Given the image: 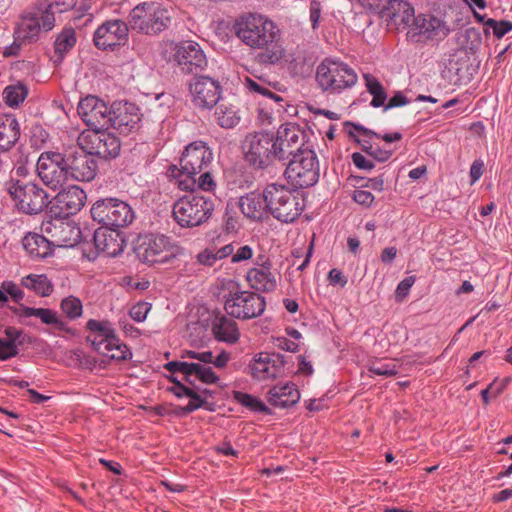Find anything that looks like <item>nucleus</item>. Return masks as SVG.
Masks as SVG:
<instances>
[{
  "instance_id": "obj_57",
  "label": "nucleus",
  "mask_w": 512,
  "mask_h": 512,
  "mask_svg": "<svg viewBox=\"0 0 512 512\" xmlns=\"http://www.w3.org/2000/svg\"><path fill=\"white\" fill-rule=\"evenodd\" d=\"M353 200L364 207H370L374 202V195L369 191L357 189L353 193Z\"/></svg>"
},
{
  "instance_id": "obj_11",
  "label": "nucleus",
  "mask_w": 512,
  "mask_h": 512,
  "mask_svg": "<svg viewBox=\"0 0 512 512\" xmlns=\"http://www.w3.org/2000/svg\"><path fill=\"white\" fill-rule=\"evenodd\" d=\"M273 133L255 132L248 134L242 145L244 158L254 169H265L277 160Z\"/></svg>"
},
{
  "instance_id": "obj_38",
  "label": "nucleus",
  "mask_w": 512,
  "mask_h": 512,
  "mask_svg": "<svg viewBox=\"0 0 512 512\" xmlns=\"http://www.w3.org/2000/svg\"><path fill=\"white\" fill-rule=\"evenodd\" d=\"M41 31V24L38 15H23L15 29L17 39L31 41L37 38Z\"/></svg>"
},
{
  "instance_id": "obj_52",
  "label": "nucleus",
  "mask_w": 512,
  "mask_h": 512,
  "mask_svg": "<svg viewBox=\"0 0 512 512\" xmlns=\"http://www.w3.org/2000/svg\"><path fill=\"white\" fill-rule=\"evenodd\" d=\"M199 174L200 176L196 179L195 188H199L202 191H213L216 187V183L211 173L205 169Z\"/></svg>"
},
{
  "instance_id": "obj_25",
  "label": "nucleus",
  "mask_w": 512,
  "mask_h": 512,
  "mask_svg": "<svg viewBox=\"0 0 512 512\" xmlns=\"http://www.w3.org/2000/svg\"><path fill=\"white\" fill-rule=\"evenodd\" d=\"M413 13V6L406 0H389L380 12L388 25H393L397 29L408 28L413 19Z\"/></svg>"
},
{
  "instance_id": "obj_26",
  "label": "nucleus",
  "mask_w": 512,
  "mask_h": 512,
  "mask_svg": "<svg viewBox=\"0 0 512 512\" xmlns=\"http://www.w3.org/2000/svg\"><path fill=\"white\" fill-rule=\"evenodd\" d=\"M169 391L177 398H188L187 405L180 407L183 414H189L199 408H208L210 391L198 389L197 386H170Z\"/></svg>"
},
{
  "instance_id": "obj_22",
  "label": "nucleus",
  "mask_w": 512,
  "mask_h": 512,
  "mask_svg": "<svg viewBox=\"0 0 512 512\" xmlns=\"http://www.w3.org/2000/svg\"><path fill=\"white\" fill-rule=\"evenodd\" d=\"M110 128L120 134L127 135L139 128L141 121L140 109L130 102H115L112 104Z\"/></svg>"
},
{
  "instance_id": "obj_24",
  "label": "nucleus",
  "mask_w": 512,
  "mask_h": 512,
  "mask_svg": "<svg viewBox=\"0 0 512 512\" xmlns=\"http://www.w3.org/2000/svg\"><path fill=\"white\" fill-rule=\"evenodd\" d=\"M271 269V261L265 256H259L255 266L246 274L250 287L260 292H273L277 287V279Z\"/></svg>"
},
{
  "instance_id": "obj_36",
  "label": "nucleus",
  "mask_w": 512,
  "mask_h": 512,
  "mask_svg": "<svg viewBox=\"0 0 512 512\" xmlns=\"http://www.w3.org/2000/svg\"><path fill=\"white\" fill-rule=\"evenodd\" d=\"M438 26L439 21L435 17L426 14H419L415 16L414 12L413 19H411L410 26H408V35L411 38L416 36L431 38Z\"/></svg>"
},
{
  "instance_id": "obj_27",
  "label": "nucleus",
  "mask_w": 512,
  "mask_h": 512,
  "mask_svg": "<svg viewBox=\"0 0 512 512\" xmlns=\"http://www.w3.org/2000/svg\"><path fill=\"white\" fill-rule=\"evenodd\" d=\"M87 196L79 186H69L56 196L57 206L64 216L77 214L85 205Z\"/></svg>"
},
{
  "instance_id": "obj_59",
  "label": "nucleus",
  "mask_w": 512,
  "mask_h": 512,
  "mask_svg": "<svg viewBox=\"0 0 512 512\" xmlns=\"http://www.w3.org/2000/svg\"><path fill=\"white\" fill-rule=\"evenodd\" d=\"M56 13L52 12L50 7L47 6L46 10L38 16L40 19L41 29L45 31L51 30L55 25V15Z\"/></svg>"
},
{
  "instance_id": "obj_31",
  "label": "nucleus",
  "mask_w": 512,
  "mask_h": 512,
  "mask_svg": "<svg viewBox=\"0 0 512 512\" xmlns=\"http://www.w3.org/2000/svg\"><path fill=\"white\" fill-rule=\"evenodd\" d=\"M239 207L242 213L251 219H261L263 214L268 211L266 197H264V191L250 192L239 199Z\"/></svg>"
},
{
  "instance_id": "obj_61",
  "label": "nucleus",
  "mask_w": 512,
  "mask_h": 512,
  "mask_svg": "<svg viewBox=\"0 0 512 512\" xmlns=\"http://www.w3.org/2000/svg\"><path fill=\"white\" fill-rule=\"evenodd\" d=\"M409 103V99L402 93L396 92L388 101L386 105H384V111H387L392 108L402 107Z\"/></svg>"
},
{
  "instance_id": "obj_30",
  "label": "nucleus",
  "mask_w": 512,
  "mask_h": 512,
  "mask_svg": "<svg viewBox=\"0 0 512 512\" xmlns=\"http://www.w3.org/2000/svg\"><path fill=\"white\" fill-rule=\"evenodd\" d=\"M22 246L28 256L34 260H42L53 254L54 244L46 237L35 232H28L22 238Z\"/></svg>"
},
{
  "instance_id": "obj_16",
  "label": "nucleus",
  "mask_w": 512,
  "mask_h": 512,
  "mask_svg": "<svg viewBox=\"0 0 512 512\" xmlns=\"http://www.w3.org/2000/svg\"><path fill=\"white\" fill-rule=\"evenodd\" d=\"M68 180L89 182L97 175L98 165L93 155L80 145L64 152Z\"/></svg>"
},
{
  "instance_id": "obj_9",
  "label": "nucleus",
  "mask_w": 512,
  "mask_h": 512,
  "mask_svg": "<svg viewBox=\"0 0 512 512\" xmlns=\"http://www.w3.org/2000/svg\"><path fill=\"white\" fill-rule=\"evenodd\" d=\"M267 210L281 222L290 223L296 220L302 211L299 198L287 186L271 183L264 189Z\"/></svg>"
},
{
  "instance_id": "obj_23",
  "label": "nucleus",
  "mask_w": 512,
  "mask_h": 512,
  "mask_svg": "<svg viewBox=\"0 0 512 512\" xmlns=\"http://www.w3.org/2000/svg\"><path fill=\"white\" fill-rule=\"evenodd\" d=\"M190 93L196 107L211 109L220 99L221 86L212 78L201 76L190 84Z\"/></svg>"
},
{
  "instance_id": "obj_39",
  "label": "nucleus",
  "mask_w": 512,
  "mask_h": 512,
  "mask_svg": "<svg viewBox=\"0 0 512 512\" xmlns=\"http://www.w3.org/2000/svg\"><path fill=\"white\" fill-rule=\"evenodd\" d=\"M21 285L40 297H48L54 290L52 282L44 274H29L21 279Z\"/></svg>"
},
{
  "instance_id": "obj_55",
  "label": "nucleus",
  "mask_w": 512,
  "mask_h": 512,
  "mask_svg": "<svg viewBox=\"0 0 512 512\" xmlns=\"http://www.w3.org/2000/svg\"><path fill=\"white\" fill-rule=\"evenodd\" d=\"M77 4V0H50L48 6L51 11L57 14L64 13L74 8Z\"/></svg>"
},
{
  "instance_id": "obj_50",
  "label": "nucleus",
  "mask_w": 512,
  "mask_h": 512,
  "mask_svg": "<svg viewBox=\"0 0 512 512\" xmlns=\"http://www.w3.org/2000/svg\"><path fill=\"white\" fill-rule=\"evenodd\" d=\"M0 290L5 295H10L11 298L17 303L22 301L25 296L23 290L13 281H3Z\"/></svg>"
},
{
  "instance_id": "obj_47",
  "label": "nucleus",
  "mask_w": 512,
  "mask_h": 512,
  "mask_svg": "<svg viewBox=\"0 0 512 512\" xmlns=\"http://www.w3.org/2000/svg\"><path fill=\"white\" fill-rule=\"evenodd\" d=\"M235 398L244 406L258 412H262L265 414H270L269 408L257 398L252 397L251 395L244 394L241 392L235 393Z\"/></svg>"
},
{
  "instance_id": "obj_53",
  "label": "nucleus",
  "mask_w": 512,
  "mask_h": 512,
  "mask_svg": "<svg viewBox=\"0 0 512 512\" xmlns=\"http://www.w3.org/2000/svg\"><path fill=\"white\" fill-rule=\"evenodd\" d=\"M149 310H150L149 303L139 302L131 307V309L129 311V315L133 320H135L137 322H143L146 319Z\"/></svg>"
},
{
  "instance_id": "obj_42",
  "label": "nucleus",
  "mask_w": 512,
  "mask_h": 512,
  "mask_svg": "<svg viewBox=\"0 0 512 512\" xmlns=\"http://www.w3.org/2000/svg\"><path fill=\"white\" fill-rule=\"evenodd\" d=\"M367 91L373 96L370 105L374 108L384 107L387 93L380 81L371 74H364Z\"/></svg>"
},
{
  "instance_id": "obj_34",
  "label": "nucleus",
  "mask_w": 512,
  "mask_h": 512,
  "mask_svg": "<svg viewBox=\"0 0 512 512\" xmlns=\"http://www.w3.org/2000/svg\"><path fill=\"white\" fill-rule=\"evenodd\" d=\"M77 37L74 28L64 27L54 41V55L52 60L55 65H60L67 53L76 45Z\"/></svg>"
},
{
  "instance_id": "obj_3",
  "label": "nucleus",
  "mask_w": 512,
  "mask_h": 512,
  "mask_svg": "<svg viewBox=\"0 0 512 512\" xmlns=\"http://www.w3.org/2000/svg\"><path fill=\"white\" fill-rule=\"evenodd\" d=\"M213 154L204 141H194L186 146L180 159L181 168L171 166L168 175L182 191L193 192L196 187L195 176L207 169Z\"/></svg>"
},
{
  "instance_id": "obj_18",
  "label": "nucleus",
  "mask_w": 512,
  "mask_h": 512,
  "mask_svg": "<svg viewBox=\"0 0 512 512\" xmlns=\"http://www.w3.org/2000/svg\"><path fill=\"white\" fill-rule=\"evenodd\" d=\"M304 132L293 123H286L279 127L273 142L277 153V160L289 161L295 154L303 151Z\"/></svg>"
},
{
  "instance_id": "obj_48",
  "label": "nucleus",
  "mask_w": 512,
  "mask_h": 512,
  "mask_svg": "<svg viewBox=\"0 0 512 512\" xmlns=\"http://www.w3.org/2000/svg\"><path fill=\"white\" fill-rule=\"evenodd\" d=\"M105 351L107 353H104L103 355L113 360H125L130 358L132 355L129 348L125 344L121 343L118 338L115 345L108 346Z\"/></svg>"
},
{
  "instance_id": "obj_32",
  "label": "nucleus",
  "mask_w": 512,
  "mask_h": 512,
  "mask_svg": "<svg viewBox=\"0 0 512 512\" xmlns=\"http://www.w3.org/2000/svg\"><path fill=\"white\" fill-rule=\"evenodd\" d=\"M267 399L272 406L284 409L296 404L300 399V393L296 386H271Z\"/></svg>"
},
{
  "instance_id": "obj_8",
  "label": "nucleus",
  "mask_w": 512,
  "mask_h": 512,
  "mask_svg": "<svg viewBox=\"0 0 512 512\" xmlns=\"http://www.w3.org/2000/svg\"><path fill=\"white\" fill-rule=\"evenodd\" d=\"M214 211L210 197L189 194L178 199L173 205V217L183 228H193L207 222Z\"/></svg>"
},
{
  "instance_id": "obj_4",
  "label": "nucleus",
  "mask_w": 512,
  "mask_h": 512,
  "mask_svg": "<svg viewBox=\"0 0 512 512\" xmlns=\"http://www.w3.org/2000/svg\"><path fill=\"white\" fill-rule=\"evenodd\" d=\"M222 289L228 291L224 295V309L230 317L249 320L259 317L264 312L266 301L260 294L240 290L239 283L234 280H226Z\"/></svg>"
},
{
  "instance_id": "obj_28",
  "label": "nucleus",
  "mask_w": 512,
  "mask_h": 512,
  "mask_svg": "<svg viewBox=\"0 0 512 512\" xmlns=\"http://www.w3.org/2000/svg\"><path fill=\"white\" fill-rule=\"evenodd\" d=\"M94 245L99 253L108 257H116L123 252L126 242L115 229L96 230Z\"/></svg>"
},
{
  "instance_id": "obj_40",
  "label": "nucleus",
  "mask_w": 512,
  "mask_h": 512,
  "mask_svg": "<svg viewBox=\"0 0 512 512\" xmlns=\"http://www.w3.org/2000/svg\"><path fill=\"white\" fill-rule=\"evenodd\" d=\"M245 87L253 93L260 94L275 103L283 101V98L274 93L271 89V82L267 81L264 77L255 76V78L245 77L243 80Z\"/></svg>"
},
{
  "instance_id": "obj_46",
  "label": "nucleus",
  "mask_w": 512,
  "mask_h": 512,
  "mask_svg": "<svg viewBox=\"0 0 512 512\" xmlns=\"http://www.w3.org/2000/svg\"><path fill=\"white\" fill-rule=\"evenodd\" d=\"M485 26V34L488 33V28L492 29L494 36L498 39L502 38L505 34L509 33L512 30V22L508 20L497 21L492 18H488L484 22Z\"/></svg>"
},
{
  "instance_id": "obj_12",
  "label": "nucleus",
  "mask_w": 512,
  "mask_h": 512,
  "mask_svg": "<svg viewBox=\"0 0 512 512\" xmlns=\"http://www.w3.org/2000/svg\"><path fill=\"white\" fill-rule=\"evenodd\" d=\"M319 171L315 152L304 149L288 161L285 176L294 187L307 188L318 182Z\"/></svg>"
},
{
  "instance_id": "obj_13",
  "label": "nucleus",
  "mask_w": 512,
  "mask_h": 512,
  "mask_svg": "<svg viewBox=\"0 0 512 512\" xmlns=\"http://www.w3.org/2000/svg\"><path fill=\"white\" fill-rule=\"evenodd\" d=\"M178 247L165 235H146L136 247L137 257L145 263H166L175 257Z\"/></svg>"
},
{
  "instance_id": "obj_43",
  "label": "nucleus",
  "mask_w": 512,
  "mask_h": 512,
  "mask_svg": "<svg viewBox=\"0 0 512 512\" xmlns=\"http://www.w3.org/2000/svg\"><path fill=\"white\" fill-rule=\"evenodd\" d=\"M87 342L91 344L95 351L100 354L107 353L108 346L115 345L117 342V337L114 334V331L108 330L103 333H92L87 336Z\"/></svg>"
},
{
  "instance_id": "obj_14",
  "label": "nucleus",
  "mask_w": 512,
  "mask_h": 512,
  "mask_svg": "<svg viewBox=\"0 0 512 512\" xmlns=\"http://www.w3.org/2000/svg\"><path fill=\"white\" fill-rule=\"evenodd\" d=\"M108 129L82 132L78 137V145L92 155L103 159L115 158L120 153L119 139Z\"/></svg>"
},
{
  "instance_id": "obj_62",
  "label": "nucleus",
  "mask_w": 512,
  "mask_h": 512,
  "mask_svg": "<svg viewBox=\"0 0 512 512\" xmlns=\"http://www.w3.org/2000/svg\"><path fill=\"white\" fill-rule=\"evenodd\" d=\"M328 280L332 285H340L344 287L347 284L346 276L339 269H332L328 274Z\"/></svg>"
},
{
  "instance_id": "obj_64",
  "label": "nucleus",
  "mask_w": 512,
  "mask_h": 512,
  "mask_svg": "<svg viewBox=\"0 0 512 512\" xmlns=\"http://www.w3.org/2000/svg\"><path fill=\"white\" fill-rule=\"evenodd\" d=\"M502 392L499 386H487L481 391V397L484 404H488L491 399L498 397Z\"/></svg>"
},
{
  "instance_id": "obj_15",
  "label": "nucleus",
  "mask_w": 512,
  "mask_h": 512,
  "mask_svg": "<svg viewBox=\"0 0 512 512\" xmlns=\"http://www.w3.org/2000/svg\"><path fill=\"white\" fill-rule=\"evenodd\" d=\"M64 161V153L45 151L40 154L36 169L38 176L45 185L57 189L68 180Z\"/></svg>"
},
{
  "instance_id": "obj_49",
  "label": "nucleus",
  "mask_w": 512,
  "mask_h": 512,
  "mask_svg": "<svg viewBox=\"0 0 512 512\" xmlns=\"http://www.w3.org/2000/svg\"><path fill=\"white\" fill-rule=\"evenodd\" d=\"M354 127L362 135L381 138L382 140H384L387 143L399 141L402 139V134L399 132L386 133V134L380 135L372 130H369V129L361 126V125H355Z\"/></svg>"
},
{
  "instance_id": "obj_37",
  "label": "nucleus",
  "mask_w": 512,
  "mask_h": 512,
  "mask_svg": "<svg viewBox=\"0 0 512 512\" xmlns=\"http://www.w3.org/2000/svg\"><path fill=\"white\" fill-rule=\"evenodd\" d=\"M25 334L15 327L5 329V336L0 338V359L6 360L17 354L18 346L24 343Z\"/></svg>"
},
{
  "instance_id": "obj_21",
  "label": "nucleus",
  "mask_w": 512,
  "mask_h": 512,
  "mask_svg": "<svg viewBox=\"0 0 512 512\" xmlns=\"http://www.w3.org/2000/svg\"><path fill=\"white\" fill-rule=\"evenodd\" d=\"M174 61L182 72L196 74L207 66L206 56L200 45L193 41H184L174 48Z\"/></svg>"
},
{
  "instance_id": "obj_45",
  "label": "nucleus",
  "mask_w": 512,
  "mask_h": 512,
  "mask_svg": "<svg viewBox=\"0 0 512 512\" xmlns=\"http://www.w3.org/2000/svg\"><path fill=\"white\" fill-rule=\"evenodd\" d=\"M60 309L69 320H76L82 315L83 305L78 297L70 295L62 299Z\"/></svg>"
},
{
  "instance_id": "obj_33",
  "label": "nucleus",
  "mask_w": 512,
  "mask_h": 512,
  "mask_svg": "<svg viewBox=\"0 0 512 512\" xmlns=\"http://www.w3.org/2000/svg\"><path fill=\"white\" fill-rule=\"evenodd\" d=\"M212 332L218 341L230 344L236 343L240 336L237 323L232 318L224 315L215 318L212 324Z\"/></svg>"
},
{
  "instance_id": "obj_56",
  "label": "nucleus",
  "mask_w": 512,
  "mask_h": 512,
  "mask_svg": "<svg viewBox=\"0 0 512 512\" xmlns=\"http://www.w3.org/2000/svg\"><path fill=\"white\" fill-rule=\"evenodd\" d=\"M198 261L206 266H213L218 260V251L216 249H205L200 252L197 256Z\"/></svg>"
},
{
  "instance_id": "obj_60",
  "label": "nucleus",
  "mask_w": 512,
  "mask_h": 512,
  "mask_svg": "<svg viewBox=\"0 0 512 512\" xmlns=\"http://www.w3.org/2000/svg\"><path fill=\"white\" fill-rule=\"evenodd\" d=\"M352 161L357 168L362 170L370 171L375 167L373 161L358 152L352 154Z\"/></svg>"
},
{
  "instance_id": "obj_58",
  "label": "nucleus",
  "mask_w": 512,
  "mask_h": 512,
  "mask_svg": "<svg viewBox=\"0 0 512 512\" xmlns=\"http://www.w3.org/2000/svg\"><path fill=\"white\" fill-rule=\"evenodd\" d=\"M253 257V249L249 245H243L238 247L236 251H234L231 262L239 263L243 261H247Z\"/></svg>"
},
{
  "instance_id": "obj_6",
  "label": "nucleus",
  "mask_w": 512,
  "mask_h": 512,
  "mask_svg": "<svg viewBox=\"0 0 512 512\" xmlns=\"http://www.w3.org/2000/svg\"><path fill=\"white\" fill-rule=\"evenodd\" d=\"M315 79L323 92L339 94L353 87L358 77L348 64L326 58L317 66Z\"/></svg>"
},
{
  "instance_id": "obj_29",
  "label": "nucleus",
  "mask_w": 512,
  "mask_h": 512,
  "mask_svg": "<svg viewBox=\"0 0 512 512\" xmlns=\"http://www.w3.org/2000/svg\"><path fill=\"white\" fill-rule=\"evenodd\" d=\"M21 136L20 124L13 114H0V154L9 152Z\"/></svg>"
},
{
  "instance_id": "obj_51",
  "label": "nucleus",
  "mask_w": 512,
  "mask_h": 512,
  "mask_svg": "<svg viewBox=\"0 0 512 512\" xmlns=\"http://www.w3.org/2000/svg\"><path fill=\"white\" fill-rule=\"evenodd\" d=\"M362 147H363V150L368 155H370L371 157H373L374 159H376L379 162H385L392 156L391 151L381 149L379 146H374L372 144L365 143V144H362Z\"/></svg>"
},
{
  "instance_id": "obj_41",
  "label": "nucleus",
  "mask_w": 512,
  "mask_h": 512,
  "mask_svg": "<svg viewBox=\"0 0 512 512\" xmlns=\"http://www.w3.org/2000/svg\"><path fill=\"white\" fill-rule=\"evenodd\" d=\"M215 117L217 123L223 128H233L239 121L240 116L236 106L228 103H220L216 107Z\"/></svg>"
},
{
  "instance_id": "obj_63",
  "label": "nucleus",
  "mask_w": 512,
  "mask_h": 512,
  "mask_svg": "<svg viewBox=\"0 0 512 512\" xmlns=\"http://www.w3.org/2000/svg\"><path fill=\"white\" fill-rule=\"evenodd\" d=\"M87 329L89 330V334L92 333H103L105 331L111 330L109 325L106 322H101L98 320L90 319L86 324Z\"/></svg>"
},
{
  "instance_id": "obj_35",
  "label": "nucleus",
  "mask_w": 512,
  "mask_h": 512,
  "mask_svg": "<svg viewBox=\"0 0 512 512\" xmlns=\"http://www.w3.org/2000/svg\"><path fill=\"white\" fill-rule=\"evenodd\" d=\"M18 311L21 316L36 317L43 324L52 326L55 329L63 330L65 328V322L58 315V313L52 309L35 308L21 305Z\"/></svg>"
},
{
  "instance_id": "obj_54",
  "label": "nucleus",
  "mask_w": 512,
  "mask_h": 512,
  "mask_svg": "<svg viewBox=\"0 0 512 512\" xmlns=\"http://www.w3.org/2000/svg\"><path fill=\"white\" fill-rule=\"evenodd\" d=\"M415 280V276H408L404 278L402 281H400L395 291V296L399 301H402L404 298L407 297L411 287L415 283Z\"/></svg>"
},
{
  "instance_id": "obj_44",
  "label": "nucleus",
  "mask_w": 512,
  "mask_h": 512,
  "mask_svg": "<svg viewBox=\"0 0 512 512\" xmlns=\"http://www.w3.org/2000/svg\"><path fill=\"white\" fill-rule=\"evenodd\" d=\"M28 89L22 83L7 86L3 91V98L9 107L19 106L27 97Z\"/></svg>"
},
{
  "instance_id": "obj_2",
  "label": "nucleus",
  "mask_w": 512,
  "mask_h": 512,
  "mask_svg": "<svg viewBox=\"0 0 512 512\" xmlns=\"http://www.w3.org/2000/svg\"><path fill=\"white\" fill-rule=\"evenodd\" d=\"M182 357H188L191 359H196L198 362H184V361H171L165 365V368L171 373H181L183 375L182 380H176L171 378L170 380L173 384H182V381L192 382L191 377H195V379L205 383V384H213L219 380L218 376L213 371V367L222 368L224 367L228 360L229 354L226 352H221L217 356H214L213 353L209 350L207 351H194V350H185L183 352Z\"/></svg>"
},
{
  "instance_id": "obj_20",
  "label": "nucleus",
  "mask_w": 512,
  "mask_h": 512,
  "mask_svg": "<svg viewBox=\"0 0 512 512\" xmlns=\"http://www.w3.org/2000/svg\"><path fill=\"white\" fill-rule=\"evenodd\" d=\"M249 370L253 378L258 381L275 380L284 375V356L274 352H260L250 362Z\"/></svg>"
},
{
  "instance_id": "obj_7",
  "label": "nucleus",
  "mask_w": 512,
  "mask_h": 512,
  "mask_svg": "<svg viewBox=\"0 0 512 512\" xmlns=\"http://www.w3.org/2000/svg\"><path fill=\"white\" fill-rule=\"evenodd\" d=\"M6 189L15 207L25 214H39L50 204L49 194L38 183L11 179Z\"/></svg>"
},
{
  "instance_id": "obj_1",
  "label": "nucleus",
  "mask_w": 512,
  "mask_h": 512,
  "mask_svg": "<svg viewBox=\"0 0 512 512\" xmlns=\"http://www.w3.org/2000/svg\"><path fill=\"white\" fill-rule=\"evenodd\" d=\"M234 30L245 45L259 50L256 56L258 63L276 64L285 56L280 29L268 17L249 13L235 22Z\"/></svg>"
},
{
  "instance_id": "obj_17",
  "label": "nucleus",
  "mask_w": 512,
  "mask_h": 512,
  "mask_svg": "<svg viewBox=\"0 0 512 512\" xmlns=\"http://www.w3.org/2000/svg\"><path fill=\"white\" fill-rule=\"evenodd\" d=\"M112 105L108 106L102 99L89 95L78 104V114L90 128L88 131L109 129L111 125Z\"/></svg>"
},
{
  "instance_id": "obj_19",
  "label": "nucleus",
  "mask_w": 512,
  "mask_h": 512,
  "mask_svg": "<svg viewBox=\"0 0 512 512\" xmlns=\"http://www.w3.org/2000/svg\"><path fill=\"white\" fill-rule=\"evenodd\" d=\"M128 25L120 19L107 20L94 32V45L100 50H114L128 41Z\"/></svg>"
},
{
  "instance_id": "obj_5",
  "label": "nucleus",
  "mask_w": 512,
  "mask_h": 512,
  "mask_svg": "<svg viewBox=\"0 0 512 512\" xmlns=\"http://www.w3.org/2000/svg\"><path fill=\"white\" fill-rule=\"evenodd\" d=\"M128 22L133 31L157 35L170 26L171 12L159 2H142L130 11Z\"/></svg>"
},
{
  "instance_id": "obj_10",
  "label": "nucleus",
  "mask_w": 512,
  "mask_h": 512,
  "mask_svg": "<svg viewBox=\"0 0 512 512\" xmlns=\"http://www.w3.org/2000/svg\"><path fill=\"white\" fill-rule=\"evenodd\" d=\"M90 213L94 221L111 230L127 227L135 218L134 210L127 202L112 197L98 199Z\"/></svg>"
}]
</instances>
